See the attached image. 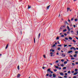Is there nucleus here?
<instances>
[{"label": "nucleus", "mask_w": 78, "mask_h": 78, "mask_svg": "<svg viewBox=\"0 0 78 78\" xmlns=\"http://www.w3.org/2000/svg\"><path fill=\"white\" fill-rule=\"evenodd\" d=\"M62 56H63V57H65V56H66V55L64 54H64L63 53H62Z\"/></svg>", "instance_id": "obj_12"}, {"label": "nucleus", "mask_w": 78, "mask_h": 78, "mask_svg": "<svg viewBox=\"0 0 78 78\" xmlns=\"http://www.w3.org/2000/svg\"><path fill=\"white\" fill-rule=\"evenodd\" d=\"M44 65L45 66V67L44 66H43L42 68V69H46V68H47V67H48V66L47 65L44 64Z\"/></svg>", "instance_id": "obj_2"}, {"label": "nucleus", "mask_w": 78, "mask_h": 78, "mask_svg": "<svg viewBox=\"0 0 78 78\" xmlns=\"http://www.w3.org/2000/svg\"><path fill=\"white\" fill-rule=\"evenodd\" d=\"M48 73V72H51V73H53V72L51 71L50 69H48L47 70Z\"/></svg>", "instance_id": "obj_1"}, {"label": "nucleus", "mask_w": 78, "mask_h": 78, "mask_svg": "<svg viewBox=\"0 0 78 78\" xmlns=\"http://www.w3.org/2000/svg\"><path fill=\"white\" fill-rule=\"evenodd\" d=\"M63 69H66V67H64L63 68Z\"/></svg>", "instance_id": "obj_24"}, {"label": "nucleus", "mask_w": 78, "mask_h": 78, "mask_svg": "<svg viewBox=\"0 0 78 78\" xmlns=\"http://www.w3.org/2000/svg\"><path fill=\"white\" fill-rule=\"evenodd\" d=\"M52 76L53 78H55V77H56V75H55V74H52Z\"/></svg>", "instance_id": "obj_7"}, {"label": "nucleus", "mask_w": 78, "mask_h": 78, "mask_svg": "<svg viewBox=\"0 0 78 78\" xmlns=\"http://www.w3.org/2000/svg\"><path fill=\"white\" fill-rule=\"evenodd\" d=\"M71 20L72 21V20H73V18H72Z\"/></svg>", "instance_id": "obj_47"}, {"label": "nucleus", "mask_w": 78, "mask_h": 78, "mask_svg": "<svg viewBox=\"0 0 78 78\" xmlns=\"http://www.w3.org/2000/svg\"><path fill=\"white\" fill-rule=\"evenodd\" d=\"M65 39H66V40H68V38H67V37H65Z\"/></svg>", "instance_id": "obj_30"}, {"label": "nucleus", "mask_w": 78, "mask_h": 78, "mask_svg": "<svg viewBox=\"0 0 78 78\" xmlns=\"http://www.w3.org/2000/svg\"><path fill=\"white\" fill-rule=\"evenodd\" d=\"M61 61L62 62H64V59H62L61 60Z\"/></svg>", "instance_id": "obj_42"}, {"label": "nucleus", "mask_w": 78, "mask_h": 78, "mask_svg": "<svg viewBox=\"0 0 78 78\" xmlns=\"http://www.w3.org/2000/svg\"><path fill=\"white\" fill-rule=\"evenodd\" d=\"M34 43H35V38H34Z\"/></svg>", "instance_id": "obj_60"}, {"label": "nucleus", "mask_w": 78, "mask_h": 78, "mask_svg": "<svg viewBox=\"0 0 78 78\" xmlns=\"http://www.w3.org/2000/svg\"><path fill=\"white\" fill-rule=\"evenodd\" d=\"M66 25V24H67V25H69V23H68L67 22V21H66L65 22V23H64Z\"/></svg>", "instance_id": "obj_6"}, {"label": "nucleus", "mask_w": 78, "mask_h": 78, "mask_svg": "<svg viewBox=\"0 0 78 78\" xmlns=\"http://www.w3.org/2000/svg\"><path fill=\"white\" fill-rule=\"evenodd\" d=\"M56 54L57 55H59V53H57Z\"/></svg>", "instance_id": "obj_51"}, {"label": "nucleus", "mask_w": 78, "mask_h": 78, "mask_svg": "<svg viewBox=\"0 0 78 78\" xmlns=\"http://www.w3.org/2000/svg\"><path fill=\"white\" fill-rule=\"evenodd\" d=\"M54 72H56V71H57V69H55L54 70Z\"/></svg>", "instance_id": "obj_40"}, {"label": "nucleus", "mask_w": 78, "mask_h": 78, "mask_svg": "<svg viewBox=\"0 0 78 78\" xmlns=\"http://www.w3.org/2000/svg\"><path fill=\"white\" fill-rule=\"evenodd\" d=\"M55 46H56V45H55V44H54L52 46L53 47H55Z\"/></svg>", "instance_id": "obj_36"}, {"label": "nucleus", "mask_w": 78, "mask_h": 78, "mask_svg": "<svg viewBox=\"0 0 78 78\" xmlns=\"http://www.w3.org/2000/svg\"><path fill=\"white\" fill-rule=\"evenodd\" d=\"M48 75H49V74H47L46 75L47 76H48Z\"/></svg>", "instance_id": "obj_45"}, {"label": "nucleus", "mask_w": 78, "mask_h": 78, "mask_svg": "<svg viewBox=\"0 0 78 78\" xmlns=\"http://www.w3.org/2000/svg\"><path fill=\"white\" fill-rule=\"evenodd\" d=\"M64 35H65V36H67V34L65 33L64 34Z\"/></svg>", "instance_id": "obj_52"}, {"label": "nucleus", "mask_w": 78, "mask_h": 78, "mask_svg": "<svg viewBox=\"0 0 78 78\" xmlns=\"http://www.w3.org/2000/svg\"><path fill=\"white\" fill-rule=\"evenodd\" d=\"M58 69L59 70H61V67L59 68Z\"/></svg>", "instance_id": "obj_54"}, {"label": "nucleus", "mask_w": 78, "mask_h": 78, "mask_svg": "<svg viewBox=\"0 0 78 78\" xmlns=\"http://www.w3.org/2000/svg\"><path fill=\"white\" fill-rule=\"evenodd\" d=\"M73 78H76V76H74Z\"/></svg>", "instance_id": "obj_61"}, {"label": "nucleus", "mask_w": 78, "mask_h": 78, "mask_svg": "<svg viewBox=\"0 0 78 78\" xmlns=\"http://www.w3.org/2000/svg\"><path fill=\"white\" fill-rule=\"evenodd\" d=\"M72 48H72V47L70 48V50H72Z\"/></svg>", "instance_id": "obj_62"}, {"label": "nucleus", "mask_w": 78, "mask_h": 78, "mask_svg": "<svg viewBox=\"0 0 78 78\" xmlns=\"http://www.w3.org/2000/svg\"><path fill=\"white\" fill-rule=\"evenodd\" d=\"M58 62L59 61H58V60H57L55 62H56V63H58Z\"/></svg>", "instance_id": "obj_34"}, {"label": "nucleus", "mask_w": 78, "mask_h": 78, "mask_svg": "<svg viewBox=\"0 0 78 78\" xmlns=\"http://www.w3.org/2000/svg\"><path fill=\"white\" fill-rule=\"evenodd\" d=\"M64 78H67V76H64Z\"/></svg>", "instance_id": "obj_48"}, {"label": "nucleus", "mask_w": 78, "mask_h": 78, "mask_svg": "<svg viewBox=\"0 0 78 78\" xmlns=\"http://www.w3.org/2000/svg\"><path fill=\"white\" fill-rule=\"evenodd\" d=\"M72 48H73V49H74V50H76V48H75L74 47H72Z\"/></svg>", "instance_id": "obj_19"}, {"label": "nucleus", "mask_w": 78, "mask_h": 78, "mask_svg": "<svg viewBox=\"0 0 78 78\" xmlns=\"http://www.w3.org/2000/svg\"><path fill=\"white\" fill-rule=\"evenodd\" d=\"M60 75H62V76H63V75H64V73H60Z\"/></svg>", "instance_id": "obj_9"}, {"label": "nucleus", "mask_w": 78, "mask_h": 78, "mask_svg": "<svg viewBox=\"0 0 78 78\" xmlns=\"http://www.w3.org/2000/svg\"><path fill=\"white\" fill-rule=\"evenodd\" d=\"M70 10V8H67V11H69V10Z\"/></svg>", "instance_id": "obj_17"}, {"label": "nucleus", "mask_w": 78, "mask_h": 78, "mask_svg": "<svg viewBox=\"0 0 78 78\" xmlns=\"http://www.w3.org/2000/svg\"><path fill=\"white\" fill-rule=\"evenodd\" d=\"M78 70V69H75V71H76V72H77V71Z\"/></svg>", "instance_id": "obj_37"}, {"label": "nucleus", "mask_w": 78, "mask_h": 78, "mask_svg": "<svg viewBox=\"0 0 78 78\" xmlns=\"http://www.w3.org/2000/svg\"><path fill=\"white\" fill-rule=\"evenodd\" d=\"M67 45L65 44L64 45V47H67Z\"/></svg>", "instance_id": "obj_25"}, {"label": "nucleus", "mask_w": 78, "mask_h": 78, "mask_svg": "<svg viewBox=\"0 0 78 78\" xmlns=\"http://www.w3.org/2000/svg\"><path fill=\"white\" fill-rule=\"evenodd\" d=\"M73 42H74V43H76V41H75V40H73Z\"/></svg>", "instance_id": "obj_21"}, {"label": "nucleus", "mask_w": 78, "mask_h": 78, "mask_svg": "<svg viewBox=\"0 0 78 78\" xmlns=\"http://www.w3.org/2000/svg\"><path fill=\"white\" fill-rule=\"evenodd\" d=\"M76 56H77V54H76L74 55V57H75V58L76 57Z\"/></svg>", "instance_id": "obj_13"}, {"label": "nucleus", "mask_w": 78, "mask_h": 78, "mask_svg": "<svg viewBox=\"0 0 78 78\" xmlns=\"http://www.w3.org/2000/svg\"><path fill=\"white\" fill-rule=\"evenodd\" d=\"M75 38H76V39L77 40H78V37H75Z\"/></svg>", "instance_id": "obj_58"}, {"label": "nucleus", "mask_w": 78, "mask_h": 78, "mask_svg": "<svg viewBox=\"0 0 78 78\" xmlns=\"http://www.w3.org/2000/svg\"><path fill=\"white\" fill-rule=\"evenodd\" d=\"M71 33H74V32H73V30H72L71 31Z\"/></svg>", "instance_id": "obj_55"}, {"label": "nucleus", "mask_w": 78, "mask_h": 78, "mask_svg": "<svg viewBox=\"0 0 78 78\" xmlns=\"http://www.w3.org/2000/svg\"><path fill=\"white\" fill-rule=\"evenodd\" d=\"M17 69H18V70H19L20 69V68H19V66H17Z\"/></svg>", "instance_id": "obj_23"}, {"label": "nucleus", "mask_w": 78, "mask_h": 78, "mask_svg": "<svg viewBox=\"0 0 78 78\" xmlns=\"http://www.w3.org/2000/svg\"><path fill=\"white\" fill-rule=\"evenodd\" d=\"M67 28L68 30V31H70V28L69 27V26H67Z\"/></svg>", "instance_id": "obj_4"}, {"label": "nucleus", "mask_w": 78, "mask_h": 78, "mask_svg": "<svg viewBox=\"0 0 78 78\" xmlns=\"http://www.w3.org/2000/svg\"><path fill=\"white\" fill-rule=\"evenodd\" d=\"M65 75H66V76H67V73H65Z\"/></svg>", "instance_id": "obj_35"}, {"label": "nucleus", "mask_w": 78, "mask_h": 78, "mask_svg": "<svg viewBox=\"0 0 78 78\" xmlns=\"http://www.w3.org/2000/svg\"><path fill=\"white\" fill-rule=\"evenodd\" d=\"M62 27H63V28H64V27H66V25H64L63 26H62Z\"/></svg>", "instance_id": "obj_14"}, {"label": "nucleus", "mask_w": 78, "mask_h": 78, "mask_svg": "<svg viewBox=\"0 0 78 78\" xmlns=\"http://www.w3.org/2000/svg\"><path fill=\"white\" fill-rule=\"evenodd\" d=\"M67 61H65L64 62V64H67Z\"/></svg>", "instance_id": "obj_28"}, {"label": "nucleus", "mask_w": 78, "mask_h": 78, "mask_svg": "<svg viewBox=\"0 0 78 78\" xmlns=\"http://www.w3.org/2000/svg\"><path fill=\"white\" fill-rule=\"evenodd\" d=\"M20 75H21L20 74V73L18 74L17 75V78H20Z\"/></svg>", "instance_id": "obj_3"}, {"label": "nucleus", "mask_w": 78, "mask_h": 78, "mask_svg": "<svg viewBox=\"0 0 78 78\" xmlns=\"http://www.w3.org/2000/svg\"><path fill=\"white\" fill-rule=\"evenodd\" d=\"M59 38L58 37H57V38H56V40H59Z\"/></svg>", "instance_id": "obj_22"}, {"label": "nucleus", "mask_w": 78, "mask_h": 78, "mask_svg": "<svg viewBox=\"0 0 78 78\" xmlns=\"http://www.w3.org/2000/svg\"><path fill=\"white\" fill-rule=\"evenodd\" d=\"M58 47H61V46H62V45H58Z\"/></svg>", "instance_id": "obj_38"}, {"label": "nucleus", "mask_w": 78, "mask_h": 78, "mask_svg": "<svg viewBox=\"0 0 78 78\" xmlns=\"http://www.w3.org/2000/svg\"><path fill=\"white\" fill-rule=\"evenodd\" d=\"M55 68H56V69H58V68H59V67L58 66H55Z\"/></svg>", "instance_id": "obj_26"}, {"label": "nucleus", "mask_w": 78, "mask_h": 78, "mask_svg": "<svg viewBox=\"0 0 78 78\" xmlns=\"http://www.w3.org/2000/svg\"><path fill=\"white\" fill-rule=\"evenodd\" d=\"M78 73V72L76 71V73H75L73 75H77V74Z\"/></svg>", "instance_id": "obj_5"}, {"label": "nucleus", "mask_w": 78, "mask_h": 78, "mask_svg": "<svg viewBox=\"0 0 78 78\" xmlns=\"http://www.w3.org/2000/svg\"><path fill=\"white\" fill-rule=\"evenodd\" d=\"M50 5H49L47 7V9H49V8H50Z\"/></svg>", "instance_id": "obj_10"}, {"label": "nucleus", "mask_w": 78, "mask_h": 78, "mask_svg": "<svg viewBox=\"0 0 78 78\" xmlns=\"http://www.w3.org/2000/svg\"><path fill=\"white\" fill-rule=\"evenodd\" d=\"M52 76V74H50L49 75V77H51Z\"/></svg>", "instance_id": "obj_29"}, {"label": "nucleus", "mask_w": 78, "mask_h": 78, "mask_svg": "<svg viewBox=\"0 0 78 78\" xmlns=\"http://www.w3.org/2000/svg\"><path fill=\"white\" fill-rule=\"evenodd\" d=\"M50 55H53V52H51V53H50Z\"/></svg>", "instance_id": "obj_59"}, {"label": "nucleus", "mask_w": 78, "mask_h": 78, "mask_svg": "<svg viewBox=\"0 0 78 78\" xmlns=\"http://www.w3.org/2000/svg\"><path fill=\"white\" fill-rule=\"evenodd\" d=\"M71 59H75V58H71Z\"/></svg>", "instance_id": "obj_63"}, {"label": "nucleus", "mask_w": 78, "mask_h": 78, "mask_svg": "<svg viewBox=\"0 0 78 78\" xmlns=\"http://www.w3.org/2000/svg\"><path fill=\"white\" fill-rule=\"evenodd\" d=\"M52 52H54V51H55V50H52Z\"/></svg>", "instance_id": "obj_57"}, {"label": "nucleus", "mask_w": 78, "mask_h": 78, "mask_svg": "<svg viewBox=\"0 0 78 78\" xmlns=\"http://www.w3.org/2000/svg\"><path fill=\"white\" fill-rule=\"evenodd\" d=\"M67 73H70V71H69L67 72Z\"/></svg>", "instance_id": "obj_41"}, {"label": "nucleus", "mask_w": 78, "mask_h": 78, "mask_svg": "<svg viewBox=\"0 0 78 78\" xmlns=\"http://www.w3.org/2000/svg\"><path fill=\"white\" fill-rule=\"evenodd\" d=\"M30 8H31V6L28 5V9H30Z\"/></svg>", "instance_id": "obj_15"}, {"label": "nucleus", "mask_w": 78, "mask_h": 78, "mask_svg": "<svg viewBox=\"0 0 78 78\" xmlns=\"http://www.w3.org/2000/svg\"><path fill=\"white\" fill-rule=\"evenodd\" d=\"M61 49V48H57V49L58 50H60V49Z\"/></svg>", "instance_id": "obj_27"}, {"label": "nucleus", "mask_w": 78, "mask_h": 78, "mask_svg": "<svg viewBox=\"0 0 78 78\" xmlns=\"http://www.w3.org/2000/svg\"><path fill=\"white\" fill-rule=\"evenodd\" d=\"M73 26V27H74V28H75V27H76V26H75V25H74Z\"/></svg>", "instance_id": "obj_50"}, {"label": "nucleus", "mask_w": 78, "mask_h": 78, "mask_svg": "<svg viewBox=\"0 0 78 78\" xmlns=\"http://www.w3.org/2000/svg\"><path fill=\"white\" fill-rule=\"evenodd\" d=\"M75 53H76V54H77V53H78V51H75Z\"/></svg>", "instance_id": "obj_39"}, {"label": "nucleus", "mask_w": 78, "mask_h": 78, "mask_svg": "<svg viewBox=\"0 0 78 78\" xmlns=\"http://www.w3.org/2000/svg\"><path fill=\"white\" fill-rule=\"evenodd\" d=\"M57 42H58V44H60V43H59V41H57Z\"/></svg>", "instance_id": "obj_53"}, {"label": "nucleus", "mask_w": 78, "mask_h": 78, "mask_svg": "<svg viewBox=\"0 0 78 78\" xmlns=\"http://www.w3.org/2000/svg\"><path fill=\"white\" fill-rule=\"evenodd\" d=\"M60 66L62 67H64V64H62V65L61 64H60Z\"/></svg>", "instance_id": "obj_33"}, {"label": "nucleus", "mask_w": 78, "mask_h": 78, "mask_svg": "<svg viewBox=\"0 0 78 78\" xmlns=\"http://www.w3.org/2000/svg\"><path fill=\"white\" fill-rule=\"evenodd\" d=\"M67 31V30L64 29L63 30V32H65V31Z\"/></svg>", "instance_id": "obj_20"}, {"label": "nucleus", "mask_w": 78, "mask_h": 78, "mask_svg": "<svg viewBox=\"0 0 78 78\" xmlns=\"http://www.w3.org/2000/svg\"><path fill=\"white\" fill-rule=\"evenodd\" d=\"M8 45L9 44H8L5 47V49H7V48L8 47Z\"/></svg>", "instance_id": "obj_11"}, {"label": "nucleus", "mask_w": 78, "mask_h": 78, "mask_svg": "<svg viewBox=\"0 0 78 78\" xmlns=\"http://www.w3.org/2000/svg\"><path fill=\"white\" fill-rule=\"evenodd\" d=\"M69 39H70V40H72V38L71 37H69Z\"/></svg>", "instance_id": "obj_18"}, {"label": "nucleus", "mask_w": 78, "mask_h": 78, "mask_svg": "<svg viewBox=\"0 0 78 78\" xmlns=\"http://www.w3.org/2000/svg\"><path fill=\"white\" fill-rule=\"evenodd\" d=\"M68 46H69V47H71L72 45H68Z\"/></svg>", "instance_id": "obj_56"}, {"label": "nucleus", "mask_w": 78, "mask_h": 78, "mask_svg": "<svg viewBox=\"0 0 78 78\" xmlns=\"http://www.w3.org/2000/svg\"><path fill=\"white\" fill-rule=\"evenodd\" d=\"M41 36V33H39V35H38V39H39V37H40V36Z\"/></svg>", "instance_id": "obj_16"}, {"label": "nucleus", "mask_w": 78, "mask_h": 78, "mask_svg": "<svg viewBox=\"0 0 78 78\" xmlns=\"http://www.w3.org/2000/svg\"><path fill=\"white\" fill-rule=\"evenodd\" d=\"M43 57L44 58H46V57H45V55H43Z\"/></svg>", "instance_id": "obj_31"}, {"label": "nucleus", "mask_w": 78, "mask_h": 78, "mask_svg": "<svg viewBox=\"0 0 78 78\" xmlns=\"http://www.w3.org/2000/svg\"><path fill=\"white\" fill-rule=\"evenodd\" d=\"M72 52H73V51H69L68 52V53H72Z\"/></svg>", "instance_id": "obj_8"}, {"label": "nucleus", "mask_w": 78, "mask_h": 78, "mask_svg": "<svg viewBox=\"0 0 78 78\" xmlns=\"http://www.w3.org/2000/svg\"><path fill=\"white\" fill-rule=\"evenodd\" d=\"M77 20H78V19H75L74 20L75 22H76V21H77Z\"/></svg>", "instance_id": "obj_32"}, {"label": "nucleus", "mask_w": 78, "mask_h": 78, "mask_svg": "<svg viewBox=\"0 0 78 78\" xmlns=\"http://www.w3.org/2000/svg\"><path fill=\"white\" fill-rule=\"evenodd\" d=\"M76 64H78V62H76Z\"/></svg>", "instance_id": "obj_64"}, {"label": "nucleus", "mask_w": 78, "mask_h": 78, "mask_svg": "<svg viewBox=\"0 0 78 78\" xmlns=\"http://www.w3.org/2000/svg\"><path fill=\"white\" fill-rule=\"evenodd\" d=\"M71 73H74V71H71Z\"/></svg>", "instance_id": "obj_46"}, {"label": "nucleus", "mask_w": 78, "mask_h": 78, "mask_svg": "<svg viewBox=\"0 0 78 78\" xmlns=\"http://www.w3.org/2000/svg\"><path fill=\"white\" fill-rule=\"evenodd\" d=\"M58 78H62V77H60V76H58Z\"/></svg>", "instance_id": "obj_49"}, {"label": "nucleus", "mask_w": 78, "mask_h": 78, "mask_svg": "<svg viewBox=\"0 0 78 78\" xmlns=\"http://www.w3.org/2000/svg\"><path fill=\"white\" fill-rule=\"evenodd\" d=\"M72 64L73 66H74L75 65V63H72Z\"/></svg>", "instance_id": "obj_44"}, {"label": "nucleus", "mask_w": 78, "mask_h": 78, "mask_svg": "<svg viewBox=\"0 0 78 78\" xmlns=\"http://www.w3.org/2000/svg\"><path fill=\"white\" fill-rule=\"evenodd\" d=\"M61 37H64V35H61Z\"/></svg>", "instance_id": "obj_43"}]
</instances>
